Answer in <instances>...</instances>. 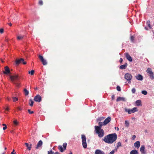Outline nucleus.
I'll return each instance as SVG.
<instances>
[{"instance_id": "f257e3e1", "label": "nucleus", "mask_w": 154, "mask_h": 154, "mask_svg": "<svg viewBox=\"0 0 154 154\" xmlns=\"http://www.w3.org/2000/svg\"><path fill=\"white\" fill-rule=\"evenodd\" d=\"M117 135L116 133L109 134L104 137L103 141L106 143L112 144L117 139Z\"/></svg>"}, {"instance_id": "f03ea898", "label": "nucleus", "mask_w": 154, "mask_h": 154, "mask_svg": "<svg viewBox=\"0 0 154 154\" xmlns=\"http://www.w3.org/2000/svg\"><path fill=\"white\" fill-rule=\"evenodd\" d=\"M10 78L14 84L15 85L16 87H19L20 86V83L17 82L20 78V76L18 75H10Z\"/></svg>"}, {"instance_id": "7ed1b4c3", "label": "nucleus", "mask_w": 154, "mask_h": 154, "mask_svg": "<svg viewBox=\"0 0 154 154\" xmlns=\"http://www.w3.org/2000/svg\"><path fill=\"white\" fill-rule=\"evenodd\" d=\"M96 133L98 134V137H102L104 135L103 130L102 129H100L99 127H96L95 128Z\"/></svg>"}, {"instance_id": "20e7f679", "label": "nucleus", "mask_w": 154, "mask_h": 154, "mask_svg": "<svg viewBox=\"0 0 154 154\" xmlns=\"http://www.w3.org/2000/svg\"><path fill=\"white\" fill-rule=\"evenodd\" d=\"M81 138L83 146L84 148H86L87 147V144L86 136L84 134H82L81 135Z\"/></svg>"}, {"instance_id": "39448f33", "label": "nucleus", "mask_w": 154, "mask_h": 154, "mask_svg": "<svg viewBox=\"0 0 154 154\" xmlns=\"http://www.w3.org/2000/svg\"><path fill=\"white\" fill-rule=\"evenodd\" d=\"M146 72L149 74L150 78L151 79H154V73L152 71V70L150 68H148L147 69Z\"/></svg>"}, {"instance_id": "423d86ee", "label": "nucleus", "mask_w": 154, "mask_h": 154, "mask_svg": "<svg viewBox=\"0 0 154 154\" xmlns=\"http://www.w3.org/2000/svg\"><path fill=\"white\" fill-rule=\"evenodd\" d=\"M63 148L61 145H59L58 147V149L61 152H63L65 151L66 149L67 146V143H64L63 145Z\"/></svg>"}, {"instance_id": "0eeeda50", "label": "nucleus", "mask_w": 154, "mask_h": 154, "mask_svg": "<svg viewBox=\"0 0 154 154\" xmlns=\"http://www.w3.org/2000/svg\"><path fill=\"white\" fill-rule=\"evenodd\" d=\"M124 78L130 83H131V81L132 79V75L130 73H127L125 75Z\"/></svg>"}, {"instance_id": "6e6552de", "label": "nucleus", "mask_w": 154, "mask_h": 154, "mask_svg": "<svg viewBox=\"0 0 154 154\" xmlns=\"http://www.w3.org/2000/svg\"><path fill=\"white\" fill-rule=\"evenodd\" d=\"M125 112H128L129 114H131V113H134L138 111L136 107H134L131 109H128L127 108L125 109Z\"/></svg>"}, {"instance_id": "1a4fd4ad", "label": "nucleus", "mask_w": 154, "mask_h": 154, "mask_svg": "<svg viewBox=\"0 0 154 154\" xmlns=\"http://www.w3.org/2000/svg\"><path fill=\"white\" fill-rule=\"evenodd\" d=\"M23 63V64H26V63L24 61V60L23 58L16 59L15 61L16 65H18L20 64Z\"/></svg>"}, {"instance_id": "9d476101", "label": "nucleus", "mask_w": 154, "mask_h": 154, "mask_svg": "<svg viewBox=\"0 0 154 154\" xmlns=\"http://www.w3.org/2000/svg\"><path fill=\"white\" fill-rule=\"evenodd\" d=\"M38 57L43 65H46L47 64V63L46 60L44 59L42 56L39 55L38 56Z\"/></svg>"}, {"instance_id": "9b49d317", "label": "nucleus", "mask_w": 154, "mask_h": 154, "mask_svg": "<svg viewBox=\"0 0 154 154\" xmlns=\"http://www.w3.org/2000/svg\"><path fill=\"white\" fill-rule=\"evenodd\" d=\"M11 72L8 66H6L5 67V71H3V73L5 74L8 75Z\"/></svg>"}, {"instance_id": "f8f14e48", "label": "nucleus", "mask_w": 154, "mask_h": 154, "mask_svg": "<svg viewBox=\"0 0 154 154\" xmlns=\"http://www.w3.org/2000/svg\"><path fill=\"white\" fill-rule=\"evenodd\" d=\"M34 100L36 102H40L42 100L41 96L39 95H37L34 97Z\"/></svg>"}, {"instance_id": "ddd939ff", "label": "nucleus", "mask_w": 154, "mask_h": 154, "mask_svg": "<svg viewBox=\"0 0 154 154\" xmlns=\"http://www.w3.org/2000/svg\"><path fill=\"white\" fill-rule=\"evenodd\" d=\"M125 56L127 59L129 61L131 62L132 61V59L131 57L128 54V53H126L125 54Z\"/></svg>"}, {"instance_id": "4468645a", "label": "nucleus", "mask_w": 154, "mask_h": 154, "mask_svg": "<svg viewBox=\"0 0 154 154\" xmlns=\"http://www.w3.org/2000/svg\"><path fill=\"white\" fill-rule=\"evenodd\" d=\"M111 120V117H108L107 118H106L104 121L103 123L104 124L106 125L109 123Z\"/></svg>"}, {"instance_id": "2eb2a0df", "label": "nucleus", "mask_w": 154, "mask_h": 154, "mask_svg": "<svg viewBox=\"0 0 154 154\" xmlns=\"http://www.w3.org/2000/svg\"><path fill=\"white\" fill-rule=\"evenodd\" d=\"M42 142L41 140H39L38 143L35 148L36 149H38L39 147H41L42 145Z\"/></svg>"}, {"instance_id": "dca6fc26", "label": "nucleus", "mask_w": 154, "mask_h": 154, "mask_svg": "<svg viewBox=\"0 0 154 154\" xmlns=\"http://www.w3.org/2000/svg\"><path fill=\"white\" fill-rule=\"evenodd\" d=\"M99 126H95L94 127V128H96V127H99L100 129H101V127L103 126H105V125L104 124L103 122H99L98 123Z\"/></svg>"}, {"instance_id": "f3484780", "label": "nucleus", "mask_w": 154, "mask_h": 154, "mask_svg": "<svg viewBox=\"0 0 154 154\" xmlns=\"http://www.w3.org/2000/svg\"><path fill=\"white\" fill-rule=\"evenodd\" d=\"M95 154H105L104 152L99 149H96L95 152Z\"/></svg>"}, {"instance_id": "a211bd4d", "label": "nucleus", "mask_w": 154, "mask_h": 154, "mask_svg": "<svg viewBox=\"0 0 154 154\" xmlns=\"http://www.w3.org/2000/svg\"><path fill=\"white\" fill-rule=\"evenodd\" d=\"M136 79L138 80L142 81L143 80V77L142 75L140 74H139L136 76Z\"/></svg>"}, {"instance_id": "6ab92c4d", "label": "nucleus", "mask_w": 154, "mask_h": 154, "mask_svg": "<svg viewBox=\"0 0 154 154\" xmlns=\"http://www.w3.org/2000/svg\"><path fill=\"white\" fill-rule=\"evenodd\" d=\"M25 145L27 147V149H28L29 150H30L31 149V146H32V144H31L30 145H29L28 143H25Z\"/></svg>"}, {"instance_id": "aec40b11", "label": "nucleus", "mask_w": 154, "mask_h": 154, "mask_svg": "<svg viewBox=\"0 0 154 154\" xmlns=\"http://www.w3.org/2000/svg\"><path fill=\"white\" fill-rule=\"evenodd\" d=\"M140 146V142L139 141H137L134 143V146L139 148Z\"/></svg>"}, {"instance_id": "412c9836", "label": "nucleus", "mask_w": 154, "mask_h": 154, "mask_svg": "<svg viewBox=\"0 0 154 154\" xmlns=\"http://www.w3.org/2000/svg\"><path fill=\"white\" fill-rule=\"evenodd\" d=\"M125 100V98L122 97H118L116 100V101L117 102L119 101H124Z\"/></svg>"}, {"instance_id": "4be33fe9", "label": "nucleus", "mask_w": 154, "mask_h": 154, "mask_svg": "<svg viewBox=\"0 0 154 154\" xmlns=\"http://www.w3.org/2000/svg\"><path fill=\"white\" fill-rule=\"evenodd\" d=\"M127 64L125 63V64L121 65L120 66V68L122 69H125L127 66Z\"/></svg>"}, {"instance_id": "5701e85b", "label": "nucleus", "mask_w": 154, "mask_h": 154, "mask_svg": "<svg viewBox=\"0 0 154 154\" xmlns=\"http://www.w3.org/2000/svg\"><path fill=\"white\" fill-rule=\"evenodd\" d=\"M137 151L136 150H132L130 152V154H138Z\"/></svg>"}, {"instance_id": "b1692460", "label": "nucleus", "mask_w": 154, "mask_h": 154, "mask_svg": "<svg viewBox=\"0 0 154 154\" xmlns=\"http://www.w3.org/2000/svg\"><path fill=\"white\" fill-rule=\"evenodd\" d=\"M33 103L34 102L32 99H30L29 100V104L30 106H33Z\"/></svg>"}, {"instance_id": "393cba45", "label": "nucleus", "mask_w": 154, "mask_h": 154, "mask_svg": "<svg viewBox=\"0 0 154 154\" xmlns=\"http://www.w3.org/2000/svg\"><path fill=\"white\" fill-rule=\"evenodd\" d=\"M141 101L140 100H137L136 101V105L137 106L141 105Z\"/></svg>"}, {"instance_id": "a878e982", "label": "nucleus", "mask_w": 154, "mask_h": 154, "mask_svg": "<svg viewBox=\"0 0 154 154\" xmlns=\"http://www.w3.org/2000/svg\"><path fill=\"white\" fill-rule=\"evenodd\" d=\"M24 93L25 95L26 96L29 93V91L26 88H25L24 89Z\"/></svg>"}, {"instance_id": "bb28decb", "label": "nucleus", "mask_w": 154, "mask_h": 154, "mask_svg": "<svg viewBox=\"0 0 154 154\" xmlns=\"http://www.w3.org/2000/svg\"><path fill=\"white\" fill-rule=\"evenodd\" d=\"M145 147L144 146H142L140 148V151L141 152H143L144 151Z\"/></svg>"}, {"instance_id": "cd10ccee", "label": "nucleus", "mask_w": 154, "mask_h": 154, "mask_svg": "<svg viewBox=\"0 0 154 154\" xmlns=\"http://www.w3.org/2000/svg\"><path fill=\"white\" fill-rule=\"evenodd\" d=\"M146 24L148 25V26L149 28L150 29H151L152 27L150 26V22L149 20H148L146 22Z\"/></svg>"}, {"instance_id": "c85d7f7f", "label": "nucleus", "mask_w": 154, "mask_h": 154, "mask_svg": "<svg viewBox=\"0 0 154 154\" xmlns=\"http://www.w3.org/2000/svg\"><path fill=\"white\" fill-rule=\"evenodd\" d=\"M13 123L14 125L15 126H16L18 125V122L17 120H15L14 121Z\"/></svg>"}, {"instance_id": "c756f323", "label": "nucleus", "mask_w": 154, "mask_h": 154, "mask_svg": "<svg viewBox=\"0 0 154 154\" xmlns=\"http://www.w3.org/2000/svg\"><path fill=\"white\" fill-rule=\"evenodd\" d=\"M34 71L33 70H32L31 71H29V74H30L31 75H33L34 74Z\"/></svg>"}, {"instance_id": "7c9ffc66", "label": "nucleus", "mask_w": 154, "mask_h": 154, "mask_svg": "<svg viewBox=\"0 0 154 154\" xmlns=\"http://www.w3.org/2000/svg\"><path fill=\"white\" fill-rule=\"evenodd\" d=\"M23 38V36H18L17 37V39L18 40H21Z\"/></svg>"}, {"instance_id": "2f4dec72", "label": "nucleus", "mask_w": 154, "mask_h": 154, "mask_svg": "<svg viewBox=\"0 0 154 154\" xmlns=\"http://www.w3.org/2000/svg\"><path fill=\"white\" fill-rule=\"evenodd\" d=\"M125 124L126 125V126L127 127H128L129 126V123L127 121V120H126L125 121Z\"/></svg>"}, {"instance_id": "473e14b6", "label": "nucleus", "mask_w": 154, "mask_h": 154, "mask_svg": "<svg viewBox=\"0 0 154 154\" xmlns=\"http://www.w3.org/2000/svg\"><path fill=\"white\" fill-rule=\"evenodd\" d=\"M12 99L13 100V101L14 102H15L16 101H17L18 100V98L16 97H13Z\"/></svg>"}, {"instance_id": "72a5a7b5", "label": "nucleus", "mask_w": 154, "mask_h": 154, "mask_svg": "<svg viewBox=\"0 0 154 154\" xmlns=\"http://www.w3.org/2000/svg\"><path fill=\"white\" fill-rule=\"evenodd\" d=\"M141 92L142 94H143L145 95H146L147 94V92L146 91H145V90L142 91Z\"/></svg>"}, {"instance_id": "f704fd0d", "label": "nucleus", "mask_w": 154, "mask_h": 154, "mask_svg": "<svg viewBox=\"0 0 154 154\" xmlns=\"http://www.w3.org/2000/svg\"><path fill=\"white\" fill-rule=\"evenodd\" d=\"M131 91L132 93H134L136 92L135 89L134 88H133L131 90Z\"/></svg>"}, {"instance_id": "c9c22d12", "label": "nucleus", "mask_w": 154, "mask_h": 154, "mask_svg": "<svg viewBox=\"0 0 154 154\" xmlns=\"http://www.w3.org/2000/svg\"><path fill=\"white\" fill-rule=\"evenodd\" d=\"M134 37L133 36H131L130 38V39L131 41L132 42H133L134 40Z\"/></svg>"}, {"instance_id": "e433bc0d", "label": "nucleus", "mask_w": 154, "mask_h": 154, "mask_svg": "<svg viewBox=\"0 0 154 154\" xmlns=\"http://www.w3.org/2000/svg\"><path fill=\"white\" fill-rule=\"evenodd\" d=\"M38 4L40 5H42L43 4V1L41 0H39L38 2Z\"/></svg>"}, {"instance_id": "4c0bfd02", "label": "nucleus", "mask_w": 154, "mask_h": 154, "mask_svg": "<svg viewBox=\"0 0 154 154\" xmlns=\"http://www.w3.org/2000/svg\"><path fill=\"white\" fill-rule=\"evenodd\" d=\"M121 146V143L120 142H119L117 143V148L119 147V146Z\"/></svg>"}, {"instance_id": "58836bf2", "label": "nucleus", "mask_w": 154, "mask_h": 154, "mask_svg": "<svg viewBox=\"0 0 154 154\" xmlns=\"http://www.w3.org/2000/svg\"><path fill=\"white\" fill-rule=\"evenodd\" d=\"M54 153V152L53 151H52L51 150L48 151V154H53Z\"/></svg>"}, {"instance_id": "ea45409f", "label": "nucleus", "mask_w": 154, "mask_h": 154, "mask_svg": "<svg viewBox=\"0 0 154 154\" xmlns=\"http://www.w3.org/2000/svg\"><path fill=\"white\" fill-rule=\"evenodd\" d=\"M28 112L30 114H32L34 113L33 111H31L29 109L28 110Z\"/></svg>"}, {"instance_id": "a19ab883", "label": "nucleus", "mask_w": 154, "mask_h": 154, "mask_svg": "<svg viewBox=\"0 0 154 154\" xmlns=\"http://www.w3.org/2000/svg\"><path fill=\"white\" fill-rule=\"evenodd\" d=\"M116 89L118 91H120L121 90V88L119 86H117V87Z\"/></svg>"}, {"instance_id": "79ce46f5", "label": "nucleus", "mask_w": 154, "mask_h": 154, "mask_svg": "<svg viewBox=\"0 0 154 154\" xmlns=\"http://www.w3.org/2000/svg\"><path fill=\"white\" fill-rule=\"evenodd\" d=\"M104 119V118L103 117H100L99 118L97 119V121H101L102 120H103Z\"/></svg>"}, {"instance_id": "37998d69", "label": "nucleus", "mask_w": 154, "mask_h": 154, "mask_svg": "<svg viewBox=\"0 0 154 154\" xmlns=\"http://www.w3.org/2000/svg\"><path fill=\"white\" fill-rule=\"evenodd\" d=\"M4 32V29H0V33L2 34Z\"/></svg>"}, {"instance_id": "c03bdc74", "label": "nucleus", "mask_w": 154, "mask_h": 154, "mask_svg": "<svg viewBox=\"0 0 154 154\" xmlns=\"http://www.w3.org/2000/svg\"><path fill=\"white\" fill-rule=\"evenodd\" d=\"M17 109H18V110H20H20H22V108H21V107H17Z\"/></svg>"}, {"instance_id": "a18cd8bd", "label": "nucleus", "mask_w": 154, "mask_h": 154, "mask_svg": "<svg viewBox=\"0 0 154 154\" xmlns=\"http://www.w3.org/2000/svg\"><path fill=\"white\" fill-rule=\"evenodd\" d=\"M112 100H114L115 99V96L114 95H112L111 97Z\"/></svg>"}, {"instance_id": "49530a36", "label": "nucleus", "mask_w": 154, "mask_h": 154, "mask_svg": "<svg viewBox=\"0 0 154 154\" xmlns=\"http://www.w3.org/2000/svg\"><path fill=\"white\" fill-rule=\"evenodd\" d=\"M115 152V151L114 150H112L111 152H110L109 154H114Z\"/></svg>"}, {"instance_id": "de8ad7c7", "label": "nucleus", "mask_w": 154, "mask_h": 154, "mask_svg": "<svg viewBox=\"0 0 154 154\" xmlns=\"http://www.w3.org/2000/svg\"><path fill=\"white\" fill-rule=\"evenodd\" d=\"M136 138V136L135 135H133L132 137V139L133 140H134V139Z\"/></svg>"}, {"instance_id": "09e8293b", "label": "nucleus", "mask_w": 154, "mask_h": 154, "mask_svg": "<svg viewBox=\"0 0 154 154\" xmlns=\"http://www.w3.org/2000/svg\"><path fill=\"white\" fill-rule=\"evenodd\" d=\"M123 61V59L122 58H121L120 60V63H121Z\"/></svg>"}, {"instance_id": "8fccbe9b", "label": "nucleus", "mask_w": 154, "mask_h": 154, "mask_svg": "<svg viewBox=\"0 0 154 154\" xmlns=\"http://www.w3.org/2000/svg\"><path fill=\"white\" fill-rule=\"evenodd\" d=\"M15 150L14 149H13L12 150V152L11 153V154H16L15 153H14V152Z\"/></svg>"}, {"instance_id": "3c124183", "label": "nucleus", "mask_w": 154, "mask_h": 154, "mask_svg": "<svg viewBox=\"0 0 154 154\" xmlns=\"http://www.w3.org/2000/svg\"><path fill=\"white\" fill-rule=\"evenodd\" d=\"M4 109H5L6 111H8L9 110V109L8 107H7L6 108H4Z\"/></svg>"}, {"instance_id": "603ef678", "label": "nucleus", "mask_w": 154, "mask_h": 154, "mask_svg": "<svg viewBox=\"0 0 154 154\" xmlns=\"http://www.w3.org/2000/svg\"><path fill=\"white\" fill-rule=\"evenodd\" d=\"M7 126H4V127H3V129L4 130H6V128H7Z\"/></svg>"}, {"instance_id": "864d4df0", "label": "nucleus", "mask_w": 154, "mask_h": 154, "mask_svg": "<svg viewBox=\"0 0 154 154\" xmlns=\"http://www.w3.org/2000/svg\"><path fill=\"white\" fill-rule=\"evenodd\" d=\"M8 24L10 26H11L12 25V24L11 23H8Z\"/></svg>"}, {"instance_id": "5fc2aeb1", "label": "nucleus", "mask_w": 154, "mask_h": 154, "mask_svg": "<svg viewBox=\"0 0 154 154\" xmlns=\"http://www.w3.org/2000/svg\"><path fill=\"white\" fill-rule=\"evenodd\" d=\"M6 99L8 100V101H10L11 100V98L8 97H7L6 98Z\"/></svg>"}, {"instance_id": "6e6d98bb", "label": "nucleus", "mask_w": 154, "mask_h": 154, "mask_svg": "<svg viewBox=\"0 0 154 154\" xmlns=\"http://www.w3.org/2000/svg\"><path fill=\"white\" fill-rule=\"evenodd\" d=\"M54 154H60V153L58 152H56Z\"/></svg>"}, {"instance_id": "4d7b16f0", "label": "nucleus", "mask_w": 154, "mask_h": 154, "mask_svg": "<svg viewBox=\"0 0 154 154\" xmlns=\"http://www.w3.org/2000/svg\"><path fill=\"white\" fill-rule=\"evenodd\" d=\"M145 29L146 30H148V28L146 27H145Z\"/></svg>"}, {"instance_id": "13d9d810", "label": "nucleus", "mask_w": 154, "mask_h": 154, "mask_svg": "<svg viewBox=\"0 0 154 154\" xmlns=\"http://www.w3.org/2000/svg\"><path fill=\"white\" fill-rule=\"evenodd\" d=\"M2 125L4 126H7L5 124H2Z\"/></svg>"}, {"instance_id": "bf43d9fd", "label": "nucleus", "mask_w": 154, "mask_h": 154, "mask_svg": "<svg viewBox=\"0 0 154 154\" xmlns=\"http://www.w3.org/2000/svg\"><path fill=\"white\" fill-rule=\"evenodd\" d=\"M119 129L118 128H117V131H119Z\"/></svg>"}, {"instance_id": "052dcab7", "label": "nucleus", "mask_w": 154, "mask_h": 154, "mask_svg": "<svg viewBox=\"0 0 154 154\" xmlns=\"http://www.w3.org/2000/svg\"><path fill=\"white\" fill-rule=\"evenodd\" d=\"M7 149V148L6 147H5V150H6Z\"/></svg>"}, {"instance_id": "680f3d73", "label": "nucleus", "mask_w": 154, "mask_h": 154, "mask_svg": "<svg viewBox=\"0 0 154 154\" xmlns=\"http://www.w3.org/2000/svg\"><path fill=\"white\" fill-rule=\"evenodd\" d=\"M69 154H72V153L71 152L70 153H69Z\"/></svg>"}, {"instance_id": "e2e57ef3", "label": "nucleus", "mask_w": 154, "mask_h": 154, "mask_svg": "<svg viewBox=\"0 0 154 154\" xmlns=\"http://www.w3.org/2000/svg\"><path fill=\"white\" fill-rule=\"evenodd\" d=\"M116 127H115V129H116Z\"/></svg>"}, {"instance_id": "0e129e2a", "label": "nucleus", "mask_w": 154, "mask_h": 154, "mask_svg": "<svg viewBox=\"0 0 154 154\" xmlns=\"http://www.w3.org/2000/svg\"><path fill=\"white\" fill-rule=\"evenodd\" d=\"M2 154H4V153H2Z\"/></svg>"}]
</instances>
